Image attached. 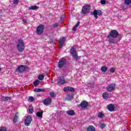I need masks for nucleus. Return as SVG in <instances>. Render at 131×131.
I'll use <instances>...</instances> for the list:
<instances>
[{
    "label": "nucleus",
    "mask_w": 131,
    "mask_h": 131,
    "mask_svg": "<svg viewBox=\"0 0 131 131\" xmlns=\"http://www.w3.org/2000/svg\"><path fill=\"white\" fill-rule=\"evenodd\" d=\"M117 36H118V32L115 30H112L110 34L107 36V38H110L109 42L110 43H117V41H114V40L112 39H110V37L115 38V37H117Z\"/></svg>",
    "instance_id": "nucleus-1"
},
{
    "label": "nucleus",
    "mask_w": 131,
    "mask_h": 131,
    "mask_svg": "<svg viewBox=\"0 0 131 131\" xmlns=\"http://www.w3.org/2000/svg\"><path fill=\"white\" fill-rule=\"evenodd\" d=\"M17 49L18 52H23L25 49V44H24V41L23 40L18 39L17 44Z\"/></svg>",
    "instance_id": "nucleus-2"
},
{
    "label": "nucleus",
    "mask_w": 131,
    "mask_h": 131,
    "mask_svg": "<svg viewBox=\"0 0 131 131\" xmlns=\"http://www.w3.org/2000/svg\"><path fill=\"white\" fill-rule=\"evenodd\" d=\"M43 29H45V26L43 25H39L36 29V32L37 34H42L43 33Z\"/></svg>",
    "instance_id": "nucleus-3"
},
{
    "label": "nucleus",
    "mask_w": 131,
    "mask_h": 131,
    "mask_svg": "<svg viewBox=\"0 0 131 131\" xmlns=\"http://www.w3.org/2000/svg\"><path fill=\"white\" fill-rule=\"evenodd\" d=\"M71 54L74 59L77 61V59H78V55L77 54V52H76L75 48L71 47Z\"/></svg>",
    "instance_id": "nucleus-4"
},
{
    "label": "nucleus",
    "mask_w": 131,
    "mask_h": 131,
    "mask_svg": "<svg viewBox=\"0 0 131 131\" xmlns=\"http://www.w3.org/2000/svg\"><path fill=\"white\" fill-rule=\"evenodd\" d=\"M90 10H91V6L90 5L83 6L82 9V14L83 15L88 14L90 12Z\"/></svg>",
    "instance_id": "nucleus-5"
},
{
    "label": "nucleus",
    "mask_w": 131,
    "mask_h": 131,
    "mask_svg": "<svg viewBox=\"0 0 131 131\" xmlns=\"http://www.w3.org/2000/svg\"><path fill=\"white\" fill-rule=\"evenodd\" d=\"M31 121H32V118L31 117V116H28L25 120V125L29 126V125H30Z\"/></svg>",
    "instance_id": "nucleus-6"
},
{
    "label": "nucleus",
    "mask_w": 131,
    "mask_h": 131,
    "mask_svg": "<svg viewBox=\"0 0 131 131\" xmlns=\"http://www.w3.org/2000/svg\"><path fill=\"white\" fill-rule=\"evenodd\" d=\"M66 65V59L65 58L61 59L58 63V67L59 68H63V66Z\"/></svg>",
    "instance_id": "nucleus-7"
},
{
    "label": "nucleus",
    "mask_w": 131,
    "mask_h": 131,
    "mask_svg": "<svg viewBox=\"0 0 131 131\" xmlns=\"http://www.w3.org/2000/svg\"><path fill=\"white\" fill-rule=\"evenodd\" d=\"M43 104L46 106H49L52 104V98L48 97L43 100Z\"/></svg>",
    "instance_id": "nucleus-8"
},
{
    "label": "nucleus",
    "mask_w": 131,
    "mask_h": 131,
    "mask_svg": "<svg viewBox=\"0 0 131 131\" xmlns=\"http://www.w3.org/2000/svg\"><path fill=\"white\" fill-rule=\"evenodd\" d=\"M88 106H89V102L83 100L79 104V107H81L82 109H84L85 108H87Z\"/></svg>",
    "instance_id": "nucleus-9"
},
{
    "label": "nucleus",
    "mask_w": 131,
    "mask_h": 131,
    "mask_svg": "<svg viewBox=\"0 0 131 131\" xmlns=\"http://www.w3.org/2000/svg\"><path fill=\"white\" fill-rule=\"evenodd\" d=\"M25 69H26V66L20 65L17 67L16 72H19V73H22V72H23Z\"/></svg>",
    "instance_id": "nucleus-10"
},
{
    "label": "nucleus",
    "mask_w": 131,
    "mask_h": 131,
    "mask_svg": "<svg viewBox=\"0 0 131 131\" xmlns=\"http://www.w3.org/2000/svg\"><path fill=\"white\" fill-rule=\"evenodd\" d=\"M116 86V84L115 83L110 84L107 86V91H108V92H112L115 90Z\"/></svg>",
    "instance_id": "nucleus-11"
},
{
    "label": "nucleus",
    "mask_w": 131,
    "mask_h": 131,
    "mask_svg": "<svg viewBox=\"0 0 131 131\" xmlns=\"http://www.w3.org/2000/svg\"><path fill=\"white\" fill-rule=\"evenodd\" d=\"M102 14V11H101L100 10H95L93 12V15L96 19L98 18V16H101Z\"/></svg>",
    "instance_id": "nucleus-12"
},
{
    "label": "nucleus",
    "mask_w": 131,
    "mask_h": 131,
    "mask_svg": "<svg viewBox=\"0 0 131 131\" xmlns=\"http://www.w3.org/2000/svg\"><path fill=\"white\" fill-rule=\"evenodd\" d=\"M65 40H66V39L64 37H62L60 38L59 41V48L60 49H61V48L63 47V45L65 42Z\"/></svg>",
    "instance_id": "nucleus-13"
},
{
    "label": "nucleus",
    "mask_w": 131,
    "mask_h": 131,
    "mask_svg": "<svg viewBox=\"0 0 131 131\" xmlns=\"http://www.w3.org/2000/svg\"><path fill=\"white\" fill-rule=\"evenodd\" d=\"M66 81H65V79L64 77H61L58 81V84L59 85H63V84H65Z\"/></svg>",
    "instance_id": "nucleus-14"
},
{
    "label": "nucleus",
    "mask_w": 131,
    "mask_h": 131,
    "mask_svg": "<svg viewBox=\"0 0 131 131\" xmlns=\"http://www.w3.org/2000/svg\"><path fill=\"white\" fill-rule=\"evenodd\" d=\"M42 114H43V111H40L36 113V116L38 118H42Z\"/></svg>",
    "instance_id": "nucleus-15"
},
{
    "label": "nucleus",
    "mask_w": 131,
    "mask_h": 131,
    "mask_svg": "<svg viewBox=\"0 0 131 131\" xmlns=\"http://www.w3.org/2000/svg\"><path fill=\"white\" fill-rule=\"evenodd\" d=\"M67 114L68 115H70V116H73V115H75V112L73 110H70L67 112Z\"/></svg>",
    "instance_id": "nucleus-16"
},
{
    "label": "nucleus",
    "mask_w": 131,
    "mask_h": 131,
    "mask_svg": "<svg viewBox=\"0 0 131 131\" xmlns=\"http://www.w3.org/2000/svg\"><path fill=\"white\" fill-rule=\"evenodd\" d=\"M114 105L113 104H109L107 105V109L109 111H114Z\"/></svg>",
    "instance_id": "nucleus-17"
},
{
    "label": "nucleus",
    "mask_w": 131,
    "mask_h": 131,
    "mask_svg": "<svg viewBox=\"0 0 131 131\" xmlns=\"http://www.w3.org/2000/svg\"><path fill=\"white\" fill-rule=\"evenodd\" d=\"M88 131H95L96 129L95 128V127L93 125H90L88 128H87Z\"/></svg>",
    "instance_id": "nucleus-18"
},
{
    "label": "nucleus",
    "mask_w": 131,
    "mask_h": 131,
    "mask_svg": "<svg viewBox=\"0 0 131 131\" xmlns=\"http://www.w3.org/2000/svg\"><path fill=\"white\" fill-rule=\"evenodd\" d=\"M12 99L11 97H3L2 98V100L3 101H10Z\"/></svg>",
    "instance_id": "nucleus-19"
},
{
    "label": "nucleus",
    "mask_w": 131,
    "mask_h": 131,
    "mask_svg": "<svg viewBox=\"0 0 131 131\" xmlns=\"http://www.w3.org/2000/svg\"><path fill=\"white\" fill-rule=\"evenodd\" d=\"M34 92H36V93H39V92H45V89H35L34 90Z\"/></svg>",
    "instance_id": "nucleus-20"
},
{
    "label": "nucleus",
    "mask_w": 131,
    "mask_h": 131,
    "mask_svg": "<svg viewBox=\"0 0 131 131\" xmlns=\"http://www.w3.org/2000/svg\"><path fill=\"white\" fill-rule=\"evenodd\" d=\"M102 97L103 99H107L109 97V94H108L107 92H105L103 94Z\"/></svg>",
    "instance_id": "nucleus-21"
},
{
    "label": "nucleus",
    "mask_w": 131,
    "mask_h": 131,
    "mask_svg": "<svg viewBox=\"0 0 131 131\" xmlns=\"http://www.w3.org/2000/svg\"><path fill=\"white\" fill-rule=\"evenodd\" d=\"M38 7L36 6H31L30 7L28 8L29 10H37L38 9Z\"/></svg>",
    "instance_id": "nucleus-22"
},
{
    "label": "nucleus",
    "mask_w": 131,
    "mask_h": 131,
    "mask_svg": "<svg viewBox=\"0 0 131 131\" xmlns=\"http://www.w3.org/2000/svg\"><path fill=\"white\" fill-rule=\"evenodd\" d=\"M39 83H40V81H39V80H36L33 82V84H34V86H37V85H38V84H39Z\"/></svg>",
    "instance_id": "nucleus-23"
},
{
    "label": "nucleus",
    "mask_w": 131,
    "mask_h": 131,
    "mask_svg": "<svg viewBox=\"0 0 131 131\" xmlns=\"http://www.w3.org/2000/svg\"><path fill=\"white\" fill-rule=\"evenodd\" d=\"M19 113H17L15 115V116L14 117V118H13V122H17V120H18V118H19V116H17V115H18Z\"/></svg>",
    "instance_id": "nucleus-24"
},
{
    "label": "nucleus",
    "mask_w": 131,
    "mask_h": 131,
    "mask_svg": "<svg viewBox=\"0 0 131 131\" xmlns=\"http://www.w3.org/2000/svg\"><path fill=\"white\" fill-rule=\"evenodd\" d=\"M107 70H108V68H107V67L102 66L101 67V71H102V72H106V71H107Z\"/></svg>",
    "instance_id": "nucleus-25"
},
{
    "label": "nucleus",
    "mask_w": 131,
    "mask_h": 131,
    "mask_svg": "<svg viewBox=\"0 0 131 131\" xmlns=\"http://www.w3.org/2000/svg\"><path fill=\"white\" fill-rule=\"evenodd\" d=\"M29 113H33V107L32 105H30L29 106Z\"/></svg>",
    "instance_id": "nucleus-26"
},
{
    "label": "nucleus",
    "mask_w": 131,
    "mask_h": 131,
    "mask_svg": "<svg viewBox=\"0 0 131 131\" xmlns=\"http://www.w3.org/2000/svg\"><path fill=\"white\" fill-rule=\"evenodd\" d=\"M45 78V76L43 75H39L38 76V79L39 80H43Z\"/></svg>",
    "instance_id": "nucleus-27"
},
{
    "label": "nucleus",
    "mask_w": 131,
    "mask_h": 131,
    "mask_svg": "<svg viewBox=\"0 0 131 131\" xmlns=\"http://www.w3.org/2000/svg\"><path fill=\"white\" fill-rule=\"evenodd\" d=\"M67 100H69V101H71L73 99V95H69L67 97Z\"/></svg>",
    "instance_id": "nucleus-28"
},
{
    "label": "nucleus",
    "mask_w": 131,
    "mask_h": 131,
    "mask_svg": "<svg viewBox=\"0 0 131 131\" xmlns=\"http://www.w3.org/2000/svg\"><path fill=\"white\" fill-rule=\"evenodd\" d=\"M34 100H35L34 97L32 96L29 97V98H28L29 102H34Z\"/></svg>",
    "instance_id": "nucleus-29"
},
{
    "label": "nucleus",
    "mask_w": 131,
    "mask_h": 131,
    "mask_svg": "<svg viewBox=\"0 0 131 131\" xmlns=\"http://www.w3.org/2000/svg\"><path fill=\"white\" fill-rule=\"evenodd\" d=\"M98 116L99 118H103L104 117V114L102 112L99 113Z\"/></svg>",
    "instance_id": "nucleus-30"
},
{
    "label": "nucleus",
    "mask_w": 131,
    "mask_h": 131,
    "mask_svg": "<svg viewBox=\"0 0 131 131\" xmlns=\"http://www.w3.org/2000/svg\"><path fill=\"white\" fill-rule=\"evenodd\" d=\"M124 3L125 5H130L131 4V0H124Z\"/></svg>",
    "instance_id": "nucleus-31"
},
{
    "label": "nucleus",
    "mask_w": 131,
    "mask_h": 131,
    "mask_svg": "<svg viewBox=\"0 0 131 131\" xmlns=\"http://www.w3.org/2000/svg\"><path fill=\"white\" fill-rule=\"evenodd\" d=\"M0 131H7V127L4 126L0 127Z\"/></svg>",
    "instance_id": "nucleus-32"
},
{
    "label": "nucleus",
    "mask_w": 131,
    "mask_h": 131,
    "mask_svg": "<svg viewBox=\"0 0 131 131\" xmlns=\"http://www.w3.org/2000/svg\"><path fill=\"white\" fill-rule=\"evenodd\" d=\"M74 91H75L74 88L69 86L68 92H74Z\"/></svg>",
    "instance_id": "nucleus-33"
},
{
    "label": "nucleus",
    "mask_w": 131,
    "mask_h": 131,
    "mask_svg": "<svg viewBox=\"0 0 131 131\" xmlns=\"http://www.w3.org/2000/svg\"><path fill=\"white\" fill-rule=\"evenodd\" d=\"M110 72H111V73H114V72H115V69H114V68H111L110 69Z\"/></svg>",
    "instance_id": "nucleus-34"
},
{
    "label": "nucleus",
    "mask_w": 131,
    "mask_h": 131,
    "mask_svg": "<svg viewBox=\"0 0 131 131\" xmlns=\"http://www.w3.org/2000/svg\"><path fill=\"white\" fill-rule=\"evenodd\" d=\"M105 126H106V124H101L100 127V128H102V129H103V128H104V127H105Z\"/></svg>",
    "instance_id": "nucleus-35"
},
{
    "label": "nucleus",
    "mask_w": 131,
    "mask_h": 131,
    "mask_svg": "<svg viewBox=\"0 0 131 131\" xmlns=\"http://www.w3.org/2000/svg\"><path fill=\"white\" fill-rule=\"evenodd\" d=\"M13 4L18 5V4H19V0H13Z\"/></svg>",
    "instance_id": "nucleus-36"
},
{
    "label": "nucleus",
    "mask_w": 131,
    "mask_h": 131,
    "mask_svg": "<svg viewBox=\"0 0 131 131\" xmlns=\"http://www.w3.org/2000/svg\"><path fill=\"white\" fill-rule=\"evenodd\" d=\"M100 4L101 5H106V1L105 0H101Z\"/></svg>",
    "instance_id": "nucleus-37"
},
{
    "label": "nucleus",
    "mask_w": 131,
    "mask_h": 131,
    "mask_svg": "<svg viewBox=\"0 0 131 131\" xmlns=\"http://www.w3.org/2000/svg\"><path fill=\"white\" fill-rule=\"evenodd\" d=\"M50 96L51 97H54L55 96V93L54 92H52L50 93Z\"/></svg>",
    "instance_id": "nucleus-38"
},
{
    "label": "nucleus",
    "mask_w": 131,
    "mask_h": 131,
    "mask_svg": "<svg viewBox=\"0 0 131 131\" xmlns=\"http://www.w3.org/2000/svg\"><path fill=\"white\" fill-rule=\"evenodd\" d=\"M68 89H69V86L65 87V88L63 89L64 92H68Z\"/></svg>",
    "instance_id": "nucleus-39"
},
{
    "label": "nucleus",
    "mask_w": 131,
    "mask_h": 131,
    "mask_svg": "<svg viewBox=\"0 0 131 131\" xmlns=\"http://www.w3.org/2000/svg\"><path fill=\"white\" fill-rule=\"evenodd\" d=\"M77 29V27H76V26H75L73 28V30L74 31H75V30H76V29Z\"/></svg>",
    "instance_id": "nucleus-40"
},
{
    "label": "nucleus",
    "mask_w": 131,
    "mask_h": 131,
    "mask_svg": "<svg viewBox=\"0 0 131 131\" xmlns=\"http://www.w3.org/2000/svg\"><path fill=\"white\" fill-rule=\"evenodd\" d=\"M79 21H78L75 26H76V27H78V26H79Z\"/></svg>",
    "instance_id": "nucleus-41"
},
{
    "label": "nucleus",
    "mask_w": 131,
    "mask_h": 131,
    "mask_svg": "<svg viewBox=\"0 0 131 131\" xmlns=\"http://www.w3.org/2000/svg\"><path fill=\"white\" fill-rule=\"evenodd\" d=\"M59 26V24H54V27H58Z\"/></svg>",
    "instance_id": "nucleus-42"
},
{
    "label": "nucleus",
    "mask_w": 131,
    "mask_h": 131,
    "mask_svg": "<svg viewBox=\"0 0 131 131\" xmlns=\"http://www.w3.org/2000/svg\"><path fill=\"white\" fill-rule=\"evenodd\" d=\"M23 22H24V23H26V22H27V20L24 19L23 20Z\"/></svg>",
    "instance_id": "nucleus-43"
},
{
    "label": "nucleus",
    "mask_w": 131,
    "mask_h": 131,
    "mask_svg": "<svg viewBox=\"0 0 131 131\" xmlns=\"http://www.w3.org/2000/svg\"><path fill=\"white\" fill-rule=\"evenodd\" d=\"M1 71H2V69L1 68V67H0V72Z\"/></svg>",
    "instance_id": "nucleus-44"
}]
</instances>
